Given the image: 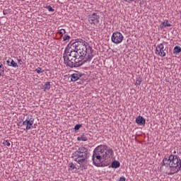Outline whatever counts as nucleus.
<instances>
[{
	"label": "nucleus",
	"mask_w": 181,
	"mask_h": 181,
	"mask_svg": "<svg viewBox=\"0 0 181 181\" xmlns=\"http://www.w3.org/2000/svg\"><path fill=\"white\" fill-rule=\"evenodd\" d=\"M94 49L88 42L83 40L71 42L66 47L64 53V60L68 67L83 66L84 63H90L94 57Z\"/></svg>",
	"instance_id": "f257e3e1"
},
{
	"label": "nucleus",
	"mask_w": 181,
	"mask_h": 181,
	"mask_svg": "<svg viewBox=\"0 0 181 181\" xmlns=\"http://www.w3.org/2000/svg\"><path fill=\"white\" fill-rule=\"evenodd\" d=\"M111 162V168H114V155L112 148L100 145L95 148L93 154V162L95 166H103V162Z\"/></svg>",
	"instance_id": "f03ea898"
},
{
	"label": "nucleus",
	"mask_w": 181,
	"mask_h": 181,
	"mask_svg": "<svg viewBox=\"0 0 181 181\" xmlns=\"http://www.w3.org/2000/svg\"><path fill=\"white\" fill-rule=\"evenodd\" d=\"M162 166H165V173L168 175H175L181 170L180 157L175 155H170L168 157H164L161 162Z\"/></svg>",
	"instance_id": "7ed1b4c3"
},
{
	"label": "nucleus",
	"mask_w": 181,
	"mask_h": 181,
	"mask_svg": "<svg viewBox=\"0 0 181 181\" xmlns=\"http://www.w3.org/2000/svg\"><path fill=\"white\" fill-rule=\"evenodd\" d=\"M88 150L85 147H80L76 151L72 154V158L77 163H83L87 159V153Z\"/></svg>",
	"instance_id": "20e7f679"
},
{
	"label": "nucleus",
	"mask_w": 181,
	"mask_h": 181,
	"mask_svg": "<svg viewBox=\"0 0 181 181\" xmlns=\"http://www.w3.org/2000/svg\"><path fill=\"white\" fill-rule=\"evenodd\" d=\"M35 123V119L30 115H27L26 119L24 122H23V125L25 127L24 129L25 131H29L33 127V124Z\"/></svg>",
	"instance_id": "39448f33"
},
{
	"label": "nucleus",
	"mask_w": 181,
	"mask_h": 181,
	"mask_svg": "<svg viewBox=\"0 0 181 181\" xmlns=\"http://www.w3.org/2000/svg\"><path fill=\"white\" fill-rule=\"evenodd\" d=\"M163 45H166V42H163V43L158 44L156 47L155 53L160 57H165V56H166V52H165V46Z\"/></svg>",
	"instance_id": "423d86ee"
},
{
	"label": "nucleus",
	"mask_w": 181,
	"mask_h": 181,
	"mask_svg": "<svg viewBox=\"0 0 181 181\" xmlns=\"http://www.w3.org/2000/svg\"><path fill=\"white\" fill-rule=\"evenodd\" d=\"M88 22L93 26L98 25L100 23V16L95 13H93L92 15L89 16Z\"/></svg>",
	"instance_id": "0eeeda50"
},
{
	"label": "nucleus",
	"mask_w": 181,
	"mask_h": 181,
	"mask_svg": "<svg viewBox=\"0 0 181 181\" xmlns=\"http://www.w3.org/2000/svg\"><path fill=\"white\" fill-rule=\"evenodd\" d=\"M124 40V35L121 33H114V43H121Z\"/></svg>",
	"instance_id": "6e6552de"
},
{
	"label": "nucleus",
	"mask_w": 181,
	"mask_h": 181,
	"mask_svg": "<svg viewBox=\"0 0 181 181\" xmlns=\"http://www.w3.org/2000/svg\"><path fill=\"white\" fill-rule=\"evenodd\" d=\"M136 122L139 125H145L146 120L142 116H139L136 118Z\"/></svg>",
	"instance_id": "1a4fd4ad"
},
{
	"label": "nucleus",
	"mask_w": 181,
	"mask_h": 181,
	"mask_svg": "<svg viewBox=\"0 0 181 181\" xmlns=\"http://www.w3.org/2000/svg\"><path fill=\"white\" fill-rule=\"evenodd\" d=\"M172 26L171 23H169V21L165 20L160 25V29H165V28H170Z\"/></svg>",
	"instance_id": "9d476101"
},
{
	"label": "nucleus",
	"mask_w": 181,
	"mask_h": 181,
	"mask_svg": "<svg viewBox=\"0 0 181 181\" xmlns=\"http://www.w3.org/2000/svg\"><path fill=\"white\" fill-rule=\"evenodd\" d=\"M6 62L8 66H9L10 67H18V64L16 63V62L13 61V59L9 58L8 60H7Z\"/></svg>",
	"instance_id": "9b49d317"
},
{
	"label": "nucleus",
	"mask_w": 181,
	"mask_h": 181,
	"mask_svg": "<svg viewBox=\"0 0 181 181\" xmlns=\"http://www.w3.org/2000/svg\"><path fill=\"white\" fill-rule=\"evenodd\" d=\"M42 90L44 91H49L50 90V82H46L42 86Z\"/></svg>",
	"instance_id": "f8f14e48"
},
{
	"label": "nucleus",
	"mask_w": 181,
	"mask_h": 181,
	"mask_svg": "<svg viewBox=\"0 0 181 181\" xmlns=\"http://www.w3.org/2000/svg\"><path fill=\"white\" fill-rule=\"evenodd\" d=\"M80 77H81L80 76V74H74L71 75V81H77V80H78V78H80Z\"/></svg>",
	"instance_id": "ddd939ff"
},
{
	"label": "nucleus",
	"mask_w": 181,
	"mask_h": 181,
	"mask_svg": "<svg viewBox=\"0 0 181 181\" xmlns=\"http://www.w3.org/2000/svg\"><path fill=\"white\" fill-rule=\"evenodd\" d=\"M181 52V47L179 46H175L173 49L174 54H177Z\"/></svg>",
	"instance_id": "4468645a"
},
{
	"label": "nucleus",
	"mask_w": 181,
	"mask_h": 181,
	"mask_svg": "<svg viewBox=\"0 0 181 181\" xmlns=\"http://www.w3.org/2000/svg\"><path fill=\"white\" fill-rule=\"evenodd\" d=\"M87 139H88L87 137L83 134H81V136H78V138H77V141H87Z\"/></svg>",
	"instance_id": "2eb2a0df"
},
{
	"label": "nucleus",
	"mask_w": 181,
	"mask_h": 181,
	"mask_svg": "<svg viewBox=\"0 0 181 181\" xmlns=\"http://www.w3.org/2000/svg\"><path fill=\"white\" fill-rule=\"evenodd\" d=\"M35 71L36 73H37V74H40L42 73H44L45 72V70H43L42 68L40 67H37V69H35Z\"/></svg>",
	"instance_id": "dca6fc26"
},
{
	"label": "nucleus",
	"mask_w": 181,
	"mask_h": 181,
	"mask_svg": "<svg viewBox=\"0 0 181 181\" xmlns=\"http://www.w3.org/2000/svg\"><path fill=\"white\" fill-rule=\"evenodd\" d=\"M120 165H121V164L119 163V161L114 160V168L115 169H117V168H119Z\"/></svg>",
	"instance_id": "f3484780"
},
{
	"label": "nucleus",
	"mask_w": 181,
	"mask_h": 181,
	"mask_svg": "<svg viewBox=\"0 0 181 181\" xmlns=\"http://www.w3.org/2000/svg\"><path fill=\"white\" fill-rule=\"evenodd\" d=\"M70 39H71V37H70V35H65L63 37L64 42H66L67 40H70Z\"/></svg>",
	"instance_id": "a211bd4d"
},
{
	"label": "nucleus",
	"mask_w": 181,
	"mask_h": 181,
	"mask_svg": "<svg viewBox=\"0 0 181 181\" xmlns=\"http://www.w3.org/2000/svg\"><path fill=\"white\" fill-rule=\"evenodd\" d=\"M3 145H4V146H11V143L9 142V140H5L3 142Z\"/></svg>",
	"instance_id": "6ab92c4d"
},
{
	"label": "nucleus",
	"mask_w": 181,
	"mask_h": 181,
	"mask_svg": "<svg viewBox=\"0 0 181 181\" xmlns=\"http://www.w3.org/2000/svg\"><path fill=\"white\" fill-rule=\"evenodd\" d=\"M141 83H142V78H139L136 79L135 86H141Z\"/></svg>",
	"instance_id": "aec40b11"
},
{
	"label": "nucleus",
	"mask_w": 181,
	"mask_h": 181,
	"mask_svg": "<svg viewBox=\"0 0 181 181\" xmlns=\"http://www.w3.org/2000/svg\"><path fill=\"white\" fill-rule=\"evenodd\" d=\"M58 33H59V35H61V36H63V35H65V33H66V30H64V29H60V30H59Z\"/></svg>",
	"instance_id": "412c9836"
},
{
	"label": "nucleus",
	"mask_w": 181,
	"mask_h": 181,
	"mask_svg": "<svg viewBox=\"0 0 181 181\" xmlns=\"http://www.w3.org/2000/svg\"><path fill=\"white\" fill-rule=\"evenodd\" d=\"M46 8L49 12H54V9L52 7V6H47Z\"/></svg>",
	"instance_id": "4be33fe9"
},
{
	"label": "nucleus",
	"mask_w": 181,
	"mask_h": 181,
	"mask_svg": "<svg viewBox=\"0 0 181 181\" xmlns=\"http://www.w3.org/2000/svg\"><path fill=\"white\" fill-rule=\"evenodd\" d=\"M69 168H71V169H72L73 170H74V169H76V165H74V163H70L69 164Z\"/></svg>",
	"instance_id": "5701e85b"
},
{
	"label": "nucleus",
	"mask_w": 181,
	"mask_h": 181,
	"mask_svg": "<svg viewBox=\"0 0 181 181\" xmlns=\"http://www.w3.org/2000/svg\"><path fill=\"white\" fill-rule=\"evenodd\" d=\"M80 128H81V124H76L74 127V130L78 131V129H80Z\"/></svg>",
	"instance_id": "b1692460"
},
{
	"label": "nucleus",
	"mask_w": 181,
	"mask_h": 181,
	"mask_svg": "<svg viewBox=\"0 0 181 181\" xmlns=\"http://www.w3.org/2000/svg\"><path fill=\"white\" fill-rule=\"evenodd\" d=\"M4 69L3 68V69H0V77L4 74Z\"/></svg>",
	"instance_id": "393cba45"
},
{
	"label": "nucleus",
	"mask_w": 181,
	"mask_h": 181,
	"mask_svg": "<svg viewBox=\"0 0 181 181\" xmlns=\"http://www.w3.org/2000/svg\"><path fill=\"white\" fill-rule=\"evenodd\" d=\"M127 179L125 178V177H121L119 178V181H125Z\"/></svg>",
	"instance_id": "a878e982"
},
{
	"label": "nucleus",
	"mask_w": 181,
	"mask_h": 181,
	"mask_svg": "<svg viewBox=\"0 0 181 181\" xmlns=\"http://www.w3.org/2000/svg\"><path fill=\"white\" fill-rule=\"evenodd\" d=\"M125 2H128L129 4H131V2H134L135 0H124Z\"/></svg>",
	"instance_id": "bb28decb"
},
{
	"label": "nucleus",
	"mask_w": 181,
	"mask_h": 181,
	"mask_svg": "<svg viewBox=\"0 0 181 181\" xmlns=\"http://www.w3.org/2000/svg\"><path fill=\"white\" fill-rule=\"evenodd\" d=\"M111 39H112V42H114V34L112 35Z\"/></svg>",
	"instance_id": "cd10ccee"
},
{
	"label": "nucleus",
	"mask_w": 181,
	"mask_h": 181,
	"mask_svg": "<svg viewBox=\"0 0 181 181\" xmlns=\"http://www.w3.org/2000/svg\"><path fill=\"white\" fill-rule=\"evenodd\" d=\"M2 67H4V64H2L1 62H0V69H2Z\"/></svg>",
	"instance_id": "c85d7f7f"
},
{
	"label": "nucleus",
	"mask_w": 181,
	"mask_h": 181,
	"mask_svg": "<svg viewBox=\"0 0 181 181\" xmlns=\"http://www.w3.org/2000/svg\"><path fill=\"white\" fill-rule=\"evenodd\" d=\"M4 15L6 14L5 11H4Z\"/></svg>",
	"instance_id": "c756f323"
}]
</instances>
